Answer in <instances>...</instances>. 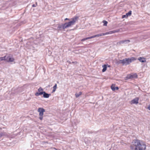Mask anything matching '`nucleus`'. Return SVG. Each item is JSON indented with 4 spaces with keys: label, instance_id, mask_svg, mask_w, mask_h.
<instances>
[{
    "label": "nucleus",
    "instance_id": "nucleus-1",
    "mask_svg": "<svg viewBox=\"0 0 150 150\" xmlns=\"http://www.w3.org/2000/svg\"><path fill=\"white\" fill-rule=\"evenodd\" d=\"M132 150H145L146 145L142 141L138 139L134 140L130 146Z\"/></svg>",
    "mask_w": 150,
    "mask_h": 150
},
{
    "label": "nucleus",
    "instance_id": "nucleus-2",
    "mask_svg": "<svg viewBox=\"0 0 150 150\" xmlns=\"http://www.w3.org/2000/svg\"><path fill=\"white\" fill-rule=\"evenodd\" d=\"M78 18V16H75L71 19L72 20L68 23H66L64 24H58L57 28L59 30H62L67 28H69L71 25H74Z\"/></svg>",
    "mask_w": 150,
    "mask_h": 150
},
{
    "label": "nucleus",
    "instance_id": "nucleus-3",
    "mask_svg": "<svg viewBox=\"0 0 150 150\" xmlns=\"http://www.w3.org/2000/svg\"><path fill=\"white\" fill-rule=\"evenodd\" d=\"M136 60V59L134 57L130 58H125L122 60H120L119 61V63H122L123 65H127L129 64L133 61Z\"/></svg>",
    "mask_w": 150,
    "mask_h": 150
},
{
    "label": "nucleus",
    "instance_id": "nucleus-4",
    "mask_svg": "<svg viewBox=\"0 0 150 150\" xmlns=\"http://www.w3.org/2000/svg\"><path fill=\"white\" fill-rule=\"evenodd\" d=\"M38 111L39 112V119L41 120L43 119V113L45 112V110L43 108H38Z\"/></svg>",
    "mask_w": 150,
    "mask_h": 150
},
{
    "label": "nucleus",
    "instance_id": "nucleus-5",
    "mask_svg": "<svg viewBox=\"0 0 150 150\" xmlns=\"http://www.w3.org/2000/svg\"><path fill=\"white\" fill-rule=\"evenodd\" d=\"M137 75L136 74H128L127 76L125 77V79L127 80L129 79H132L134 78H137Z\"/></svg>",
    "mask_w": 150,
    "mask_h": 150
},
{
    "label": "nucleus",
    "instance_id": "nucleus-6",
    "mask_svg": "<svg viewBox=\"0 0 150 150\" xmlns=\"http://www.w3.org/2000/svg\"><path fill=\"white\" fill-rule=\"evenodd\" d=\"M102 36H103L102 33L97 34L90 37H88L86 38H83L81 40V41H84L86 40H87L89 39H91L97 37H100Z\"/></svg>",
    "mask_w": 150,
    "mask_h": 150
},
{
    "label": "nucleus",
    "instance_id": "nucleus-7",
    "mask_svg": "<svg viewBox=\"0 0 150 150\" xmlns=\"http://www.w3.org/2000/svg\"><path fill=\"white\" fill-rule=\"evenodd\" d=\"M139 98H136L132 100L131 101V104H137L138 103Z\"/></svg>",
    "mask_w": 150,
    "mask_h": 150
},
{
    "label": "nucleus",
    "instance_id": "nucleus-8",
    "mask_svg": "<svg viewBox=\"0 0 150 150\" xmlns=\"http://www.w3.org/2000/svg\"><path fill=\"white\" fill-rule=\"evenodd\" d=\"M138 60L142 62H146V59L145 58L143 57H139L138 58Z\"/></svg>",
    "mask_w": 150,
    "mask_h": 150
},
{
    "label": "nucleus",
    "instance_id": "nucleus-9",
    "mask_svg": "<svg viewBox=\"0 0 150 150\" xmlns=\"http://www.w3.org/2000/svg\"><path fill=\"white\" fill-rule=\"evenodd\" d=\"M6 59L7 62H13L14 60L13 58L11 57H8L7 58H6Z\"/></svg>",
    "mask_w": 150,
    "mask_h": 150
},
{
    "label": "nucleus",
    "instance_id": "nucleus-10",
    "mask_svg": "<svg viewBox=\"0 0 150 150\" xmlns=\"http://www.w3.org/2000/svg\"><path fill=\"white\" fill-rule=\"evenodd\" d=\"M50 95V94H48L44 91L43 94V97L45 98H48Z\"/></svg>",
    "mask_w": 150,
    "mask_h": 150
},
{
    "label": "nucleus",
    "instance_id": "nucleus-11",
    "mask_svg": "<svg viewBox=\"0 0 150 150\" xmlns=\"http://www.w3.org/2000/svg\"><path fill=\"white\" fill-rule=\"evenodd\" d=\"M7 135V134L5 132H1L0 133V138L3 136Z\"/></svg>",
    "mask_w": 150,
    "mask_h": 150
},
{
    "label": "nucleus",
    "instance_id": "nucleus-12",
    "mask_svg": "<svg viewBox=\"0 0 150 150\" xmlns=\"http://www.w3.org/2000/svg\"><path fill=\"white\" fill-rule=\"evenodd\" d=\"M103 67V68L102 71L103 72H104L106 71L107 69V66L105 65H103L102 66Z\"/></svg>",
    "mask_w": 150,
    "mask_h": 150
},
{
    "label": "nucleus",
    "instance_id": "nucleus-13",
    "mask_svg": "<svg viewBox=\"0 0 150 150\" xmlns=\"http://www.w3.org/2000/svg\"><path fill=\"white\" fill-rule=\"evenodd\" d=\"M3 60H6V56L0 58V62Z\"/></svg>",
    "mask_w": 150,
    "mask_h": 150
},
{
    "label": "nucleus",
    "instance_id": "nucleus-14",
    "mask_svg": "<svg viewBox=\"0 0 150 150\" xmlns=\"http://www.w3.org/2000/svg\"><path fill=\"white\" fill-rule=\"evenodd\" d=\"M82 94V93L81 92H80L79 93H76L75 94L76 97V98H78Z\"/></svg>",
    "mask_w": 150,
    "mask_h": 150
},
{
    "label": "nucleus",
    "instance_id": "nucleus-15",
    "mask_svg": "<svg viewBox=\"0 0 150 150\" xmlns=\"http://www.w3.org/2000/svg\"><path fill=\"white\" fill-rule=\"evenodd\" d=\"M124 43H129L130 42V40H123Z\"/></svg>",
    "mask_w": 150,
    "mask_h": 150
},
{
    "label": "nucleus",
    "instance_id": "nucleus-16",
    "mask_svg": "<svg viewBox=\"0 0 150 150\" xmlns=\"http://www.w3.org/2000/svg\"><path fill=\"white\" fill-rule=\"evenodd\" d=\"M57 84H55V85L54 86H53V90H52V92H54V91H55V90H56V89L57 88Z\"/></svg>",
    "mask_w": 150,
    "mask_h": 150
},
{
    "label": "nucleus",
    "instance_id": "nucleus-17",
    "mask_svg": "<svg viewBox=\"0 0 150 150\" xmlns=\"http://www.w3.org/2000/svg\"><path fill=\"white\" fill-rule=\"evenodd\" d=\"M115 85H112L111 86V89L113 91H115Z\"/></svg>",
    "mask_w": 150,
    "mask_h": 150
},
{
    "label": "nucleus",
    "instance_id": "nucleus-18",
    "mask_svg": "<svg viewBox=\"0 0 150 150\" xmlns=\"http://www.w3.org/2000/svg\"><path fill=\"white\" fill-rule=\"evenodd\" d=\"M124 43L123 40L120 41L119 42H117V44L118 45H120L121 44Z\"/></svg>",
    "mask_w": 150,
    "mask_h": 150
},
{
    "label": "nucleus",
    "instance_id": "nucleus-19",
    "mask_svg": "<svg viewBox=\"0 0 150 150\" xmlns=\"http://www.w3.org/2000/svg\"><path fill=\"white\" fill-rule=\"evenodd\" d=\"M126 14L127 15V16H130L132 14V11H129L128 12L126 13Z\"/></svg>",
    "mask_w": 150,
    "mask_h": 150
},
{
    "label": "nucleus",
    "instance_id": "nucleus-20",
    "mask_svg": "<svg viewBox=\"0 0 150 150\" xmlns=\"http://www.w3.org/2000/svg\"><path fill=\"white\" fill-rule=\"evenodd\" d=\"M103 23H104L103 25L104 26H106L107 25V24L108 23L106 21H103Z\"/></svg>",
    "mask_w": 150,
    "mask_h": 150
},
{
    "label": "nucleus",
    "instance_id": "nucleus-21",
    "mask_svg": "<svg viewBox=\"0 0 150 150\" xmlns=\"http://www.w3.org/2000/svg\"><path fill=\"white\" fill-rule=\"evenodd\" d=\"M109 34V32L105 33H102V35H108V34Z\"/></svg>",
    "mask_w": 150,
    "mask_h": 150
},
{
    "label": "nucleus",
    "instance_id": "nucleus-22",
    "mask_svg": "<svg viewBox=\"0 0 150 150\" xmlns=\"http://www.w3.org/2000/svg\"><path fill=\"white\" fill-rule=\"evenodd\" d=\"M43 90V89L41 87H40L38 90V91L39 92H40L41 91H42Z\"/></svg>",
    "mask_w": 150,
    "mask_h": 150
},
{
    "label": "nucleus",
    "instance_id": "nucleus-23",
    "mask_svg": "<svg viewBox=\"0 0 150 150\" xmlns=\"http://www.w3.org/2000/svg\"><path fill=\"white\" fill-rule=\"evenodd\" d=\"M120 30L119 29H118L116 30H114V33H118L120 32Z\"/></svg>",
    "mask_w": 150,
    "mask_h": 150
},
{
    "label": "nucleus",
    "instance_id": "nucleus-24",
    "mask_svg": "<svg viewBox=\"0 0 150 150\" xmlns=\"http://www.w3.org/2000/svg\"><path fill=\"white\" fill-rule=\"evenodd\" d=\"M127 17H128L127 15L126 14V15H124L122 16V18H125Z\"/></svg>",
    "mask_w": 150,
    "mask_h": 150
},
{
    "label": "nucleus",
    "instance_id": "nucleus-25",
    "mask_svg": "<svg viewBox=\"0 0 150 150\" xmlns=\"http://www.w3.org/2000/svg\"><path fill=\"white\" fill-rule=\"evenodd\" d=\"M109 34H111L114 33V30L111 31L109 32Z\"/></svg>",
    "mask_w": 150,
    "mask_h": 150
},
{
    "label": "nucleus",
    "instance_id": "nucleus-26",
    "mask_svg": "<svg viewBox=\"0 0 150 150\" xmlns=\"http://www.w3.org/2000/svg\"><path fill=\"white\" fill-rule=\"evenodd\" d=\"M35 95L37 96H39V95H40L39 93L38 92H37L36 93H35Z\"/></svg>",
    "mask_w": 150,
    "mask_h": 150
},
{
    "label": "nucleus",
    "instance_id": "nucleus-27",
    "mask_svg": "<svg viewBox=\"0 0 150 150\" xmlns=\"http://www.w3.org/2000/svg\"><path fill=\"white\" fill-rule=\"evenodd\" d=\"M44 92V91L40 92H39V94H40V95H42V94H43Z\"/></svg>",
    "mask_w": 150,
    "mask_h": 150
},
{
    "label": "nucleus",
    "instance_id": "nucleus-28",
    "mask_svg": "<svg viewBox=\"0 0 150 150\" xmlns=\"http://www.w3.org/2000/svg\"><path fill=\"white\" fill-rule=\"evenodd\" d=\"M37 5V2H36V5L33 4L32 5V6L33 7H35Z\"/></svg>",
    "mask_w": 150,
    "mask_h": 150
},
{
    "label": "nucleus",
    "instance_id": "nucleus-29",
    "mask_svg": "<svg viewBox=\"0 0 150 150\" xmlns=\"http://www.w3.org/2000/svg\"><path fill=\"white\" fill-rule=\"evenodd\" d=\"M77 63L76 62H71V64H76Z\"/></svg>",
    "mask_w": 150,
    "mask_h": 150
},
{
    "label": "nucleus",
    "instance_id": "nucleus-30",
    "mask_svg": "<svg viewBox=\"0 0 150 150\" xmlns=\"http://www.w3.org/2000/svg\"><path fill=\"white\" fill-rule=\"evenodd\" d=\"M119 89V88L117 86V87H115V90H118Z\"/></svg>",
    "mask_w": 150,
    "mask_h": 150
},
{
    "label": "nucleus",
    "instance_id": "nucleus-31",
    "mask_svg": "<svg viewBox=\"0 0 150 150\" xmlns=\"http://www.w3.org/2000/svg\"><path fill=\"white\" fill-rule=\"evenodd\" d=\"M147 109L149 110H150V104L149 105L148 107L147 108Z\"/></svg>",
    "mask_w": 150,
    "mask_h": 150
},
{
    "label": "nucleus",
    "instance_id": "nucleus-32",
    "mask_svg": "<svg viewBox=\"0 0 150 150\" xmlns=\"http://www.w3.org/2000/svg\"><path fill=\"white\" fill-rule=\"evenodd\" d=\"M67 62H68L69 64H71V62L70 61H67Z\"/></svg>",
    "mask_w": 150,
    "mask_h": 150
},
{
    "label": "nucleus",
    "instance_id": "nucleus-33",
    "mask_svg": "<svg viewBox=\"0 0 150 150\" xmlns=\"http://www.w3.org/2000/svg\"><path fill=\"white\" fill-rule=\"evenodd\" d=\"M69 20V19L68 18H66L65 19V20Z\"/></svg>",
    "mask_w": 150,
    "mask_h": 150
}]
</instances>
